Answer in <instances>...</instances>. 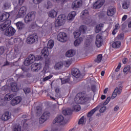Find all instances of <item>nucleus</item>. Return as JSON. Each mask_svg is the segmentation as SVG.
I'll return each instance as SVG.
<instances>
[{
    "mask_svg": "<svg viewBox=\"0 0 131 131\" xmlns=\"http://www.w3.org/2000/svg\"><path fill=\"white\" fill-rule=\"evenodd\" d=\"M11 20H5V21L0 25V30L1 31H5V35L6 36H13L15 33H16V30L14 29L12 27H10V25H11Z\"/></svg>",
    "mask_w": 131,
    "mask_h": 131,
    "instance_id": "nucleus-1",
    "label": "nucleus"
},
{
    "mask_svg": "<svg viewBox=\"0 0 131 131\" xmlns=\"http://www.w3.org/2000/svg\"><path fill=\"white\" fill-rule=\"evenodd\" d=\"M110 100H111V97H108L106 99V100L105 101L104 103H101L100 104V105H98L97 107L91 110L90 112L88 114V117H92L93 116V115L96 111H98L100 108H101V105H103V106H106L109 102H110Z\"/></svg>",
    "mask_w": 131,
    "mask_h": 131,
    "instance_id": "nucleus-2",
    "label": "nucleus"
},
{
    "mask_svg": "<svg viewBox=\"0 0 131 131\" xmlns=\"http://www.w3.org/2000/svg\"><path fill=\"white\" fill-rule=\"evenodd\" d=\"M50 116H51V113L50 112H45L39 119V123L40 124H42V123H44L45 121H47L50 118Z\"/></svg>",
    "mask_w": 131,
    "mask_h": 131,
    "instance_id": "nucleus-3",
    "label": "nucleus"
},
{
    "mask_svg": "<svg viewBox=\"0 0 131 131\" xmlns=\"http://www.w3.org/2000/svg\"><path fill=\"white\" fill-rule=\"evenodd\" d=\"M38 41V36L36 34H33L29 36L27 38V42L29 45H32L34 42Z\"/></svg>",
    "mask_w": 131,
    "mask_h": 131,
    "instance_id": "nucleus-4",
    "label": "nucleus"
},
{
    "mask_svg": "<svg viewBox=\"0 0 131 131\" xmlns=\"http://www.w3.org/2000/svg\"><path fill=\"white\" fill-rule=\"evenodd\" d=\"M34 62H35V56L33 54H30L25 60L24 64L25 66H29Z\"/></svg>",
    "mask_w": 131,
    "mask_h": 131,
    "instance_id": "nucleus-5",
    "label": "nucleus"
},
{
    "mask_svg": "<svg viewBox=\"0 0 131 131\" xmlns=\"http://www.w3.org/2000/svg\"><path fill=\"white\" fill-rule=\"evenodd\" d=\"M53 124H59V125H63L65 124L64 121V117L62 115L57 116L53 121Z\"/></svg>",
    "mask_w": 131,
    "mask_h": 131,
    "instance_id": "nucleus-6",
    "label": "nucleus"
},
{
    "mask_svg": "<svg viewBox=\"0 0 131 131\" xmlns=\"http://www.w3.org/2000/svg\"><path fill=\"white\" fill-rule=\"evenodd\" d=\"M57 40L61 42H66L68 40V36L67 34L64 32H60L57 35Z\"/></svg>",
    "mask_w": 131,
    "mask_h": 131,
    "instance_id": "nucleus-7",
    "label": "nucleus"
},
{
    "mask_svg": "<svg viewBox=\"0 0 131 131\" xmlns=\"http://www.w3.org/2000/svg\"><path fill=\"white\" fill-rule=\"evenodd\" d=\"M82 6V1L81 0H75L72 4V9L73 10H78Z\"/></svg>",
    "mask_w": 131,
    "mask_h": 131,
    "instance_id": "nucleus-8",
    "label": "nucleus"
},
{
    "mask_svg": "<svg viewBox=\"0 0 131 131\" xmlns=\"http://www.w3.org/2000/svg\"><path fill=\"white\" fill-rule=\"evenodd\" d=\"M81 94H85V92H80L76 96L77 100H78V103L80 104H82L86 102V98L84 96H81Z\"/></svg>",
    "mask_w": 131,
    "mask_h": 131,
    "instance_id": "nucleus-9",
    "label": "nucleus"
},
{
    "mask_svg": "<svg viewBox=\"0 0 131 131\" xmlns=\"http://www.w3.org/2000/svg\"><path fill=\"white\" fill-rule=\"evenodd\" d=\"M122 85H120L119 88H116L112 96V98L115 99L117 96V95H120L121 92H122Z\"/></svg>",
    "mask_w": 131,
    "mask_h": 131,
    "instance_id": "nucleus-10",
    "label": "nucleus"
},
{
    "mask_svg": "<svg viewBox=\"0 0 131 131\" xmlns=\"http://www.w3.org/2000/svg\"><path fill=\"white\" fill-rule=\"evenodd\" d=\"M103 36L102 34H98L96 36L95 45L97 48H100L102 46V41Z\"/></svg>",
    "mask_w": 131,
    "mask_h": 131,
    "instance_id": "nucleus-11",
    "label": "nucleus"
},
{
    "mask_svg": "<svg viewBox=\"0 0 131 131\" xmlns=\"http://www.w3.org/2000/svg\"><path fill=\"white\" fill-rule=\"evenodd\" d=\"M33 18H34V13L30 12L25 16V21L26 23H30Z\"/></svg>",
    "mask_w": 131,
    "mask_h": 131,
    "instance_id": "nucleus-12",
    "label": "nucleus"
},
{
    "mask_svg": "<svg viewBox=\"0 0 131 131\" xmlns=\"http://www.w3.org/2000/svg\"><path fill=\"white\" fill-rule=\"evenodd\" d=\"M72 75L75 77L76 78H79L80 76H81V74H80V72L79 70L76 68H73L72 69L71 71Z\"/></svg>",
    "mask_w": 131,
    "mask_h": 131,
    "instance_id": "nucleus-13",
    "label": "nucleus"
},
{
    "mask_svg": "<svg viewBox=\"0 0 131 131\" xmlns=\"http://www.w3.org/2000/svg\"><path fill=\"white\" fill-rule=\"evenodd\" d=\"M105 0H98L93 5V9H100L104 5Z\"/></svg>",
    "mask_w": 131,
    "mask_h": 131,
    "instance_id": "nucleus-14",
    "label": "nucleus"
},
{
    "mask_svg": "<svg viewBox=\"0 0 131 131\" xmlns=\"http://www.w3.org/2000/svg\"><path fill=\"white\" fill-rule=\"evenodd\" d=\"M26 11L27 10L26 7H21L18 11V13L17 14L18 17H19V18L24 17V15L26 14Z\"/></svg>",
    "mask_w": 131,
    "mask_h": 131,
    "instance_id": "nucleus-15",
    "label": "nucleus"
},
{
    "mask_svg": "<svg viewBox=\"0 0 131 131\" xmlns=\"http://www.w3.org/2000/svg\"><path fill=\"white\" fill-rule=\"evenodd\" d=\"M31 70L33 72H37L40 70V64L35 63L31 66Z\"/></svg>",
    "mask_w": 131,
    "mask_h": 131,
    "instance_id": "nucleus-16",
    "label": "nucleus"
},
{
    "mask_svg": "<svg viewBox=\"0 0 131 131\" xmlns=\"http://www.w3.org/2000/svg\"><path fill=\"white\" fill-rule=\"evenodd\" d=\"M21 101H22L21 97H16L11 100V104L12 106H16V105L20 103Z\"/></svg>",
    "mask_w": 131,
    "mask_h": 131,
    "instance_id": "nucleus-17",
    "label": "nucleus"
},
{
    "mask_svg": "<svg viewBox=\"0 0 131 131\" xmlns=\"http://www.w3.org/2000/svg\"><path fill=\"white\" fill-rule=\"evenodd\" d=\"M116 12V9L113 7H110L108 8L107 11V16H110L111 17H112L113 15L115 14V12Z\"/></svg>",
    "mask_w": 131,
    "mask_h": 131,
    "instance_id": "nucleus-18",
    "label": "nucleus"
},
{
    "mask_svg": "<svg viewBox=\"0 0 131 131\" xmlns=\"http://www.w3.org/2000/svg\"><path fill=\"white\" fill-rule=\"evenodd\" d=\"M1 118L3 121H7L11 118V114L9 113V112H6L2 116Z\"/></svg>",
    "mask_w": 131,
    "mask_h": 131,
    "instance_id": "nucleus-19",
    "label": "nucleus"
},
{
    "mask_svg": "<svg viewBox=\"0 0 131 131\" xmlns=\"http://www.w3.org/2000/svg\"><path fill=\"white\" fill-rule=\"evenodd\" d=\"M9 17L10 14H9V13L5 12L0 16V21L1 22H4V21H6V20L9 19Z\"/></svg>",
    "mask_w": 131,
    "mask_h": 131,
    "instance_id": "nucleus-20",
    "label": "nucleus"
},
{
    "mask_svg": "<svg viewBox=\"0 0 131 131\" xmlns=\"http://www.w3.org/2000/svg\"><path fill=\"white\" fill-rule=\"evenodd\" d=\"M76 15V12L75 11H72L71 13H70L67 17V20L69 21H72L73 19H74V17H75Z\"/></svg>",
    "mask_w": 131,
    "mask_h": 131,
    "instance_id": "nucleus-21",
    "label": "nucleus"
},
{
    "mask_svg": "<svg viewBox=\"0 0 131 131\" xmlns=\"http://www.w3.org/2000/svg\"><path fill=\"white\" fill-rule=\"evenodd\" d=\"M75 55V51L73 50H70L66 52V56L68 58H71Z\"/></svg>",
    "mask_w": 131,
    "mask_h": 131,
    "instance_id": "nucleus-22",
    "label": "nucleus"
},
{
    "mask_svg": "<svg viewBox=\"0 0 131 131\" xmlns=\"http://www.w3.org/2000/svg\"><path fill=\"white\" fill-rule=\"evenodd\" d=\"M48 15L49 17L55 18V17H57V12L55 10H52L48 13Z\"/></svg>",
    "mask_w": 131,
    "mask_h": 131,
    "instance_id": "nucleus-23",
    "label": "nucleus"
},
{
    "mask_svg": "<svg viewBox=\"0 0 131 131\" xmlns=\"http://www.w3.org/2000/svg\"><path fill=\"white\" fill-rule=\"evenodd\" d=\"M14 98V95L12 94H7L5 95L4 97V100L5 101H11L12 99Z\"/></svg>",
    "mask_w": 131,
    "mask_h": 131,
    "instance_id": "nucleus-24",
    "label": "nucleus"
},
{
    "mask_svg": "<svg viewBox=\"0 0 131 131\" xmlns=\"http://www.w3.org/2000/svg\"><path fill=\"white\" fill-rule=\"evenodd\" d=\"M63 115H70L72 113V110L71 108H67L62 111Z\"/></svg>",
    "mask_w": 131,
    "mask_h": 131,
    "instance_id": "nucleus-25",
    "label": "nucleus"
},
{
    "mask_svg": "<svg viewBox=\"0 0 131 131\" xmlns=\"http://www.w3.org/2000/svg\"><path fill=\"white\" fill-rule=\"evenodd\" d=\"M22 70L24 71V72L22 74H16L17 77L18 78H24L25 77V71L23 69H18L17 70V71H22Z\"/></svg>",
    "mask_w": 131,
    "mask_h": 131,
    "instance_id": "nucleus-26",
    "label": "nucleus"
},
{
    "mask_svg": "<svg viewBox=\"0 0 131 131\" xmlns=\"http://www.w3.org/2000/svg\"><path fill=\"white\" fill-rule=\"evenodd\" d=\"M83 41V38L82 37H80L78 39L75 40L74 42V45L75 47H78V46L81 43V41Z\"/></svg>",
    "mask_w": 131,
    "mask_h": 131,
    "instance_id": "nucleus-27",
    "label": "nucleus"
},
{
    "mask_svg": "<svg viewBox=\"0 0 131 131\" xmlns=\"http://www.w3.org/2000/svg\"><path fill=\"white\" fill-rule=\"evenodd\" d=\"M11 90L12 92H17L18 91V86H17V83L13 82L11 83Z\"/></svg>",
    "mask_w": 131,
    "mask_h": 131,
    "instance_id": "nucleus-28",
    "label": "nucleus"
},
{
    "mask_svg": "<svg viewBox=\"0 0 131 131\" xmlns=\"http://www.w3.org/2000/svg\"><path fill=\"white\" fill-rule=\"evenodd\" d=\"M112 47L115 49H118V48H120V46H121V42L119 41H115L113 42L112 45Z\"/></svg>",
    "mask_w": 131,
    "mask_h": 131,
    "instance_id": "nucleus-29",
    "label": "nucleus"
},
{
    "mask_svg": "<svg viewBox=\"0 0 131 131\" xmlns=\"http://www.w3.org/2000/svg\"><path fill=\"white\" fill-rule=\"evenodd\" d=\"M62 67H63V63L60 62L55 64L54 66V69H55V70H60V69H62Z\"/></svg>",
    "mask_w": 131,
    "mask_h": 131,
    "instance_id": "nucleus-30",
    "label": "nucleus"
},
{
    "mask_svg": "<svg viewBox=\"0 0 131 131\" xmlns=\"http://www.w3.org/2000/svg\"><path fill=\"white\" fill-rule=\"evenodd\" d=\"M16 27L18 30H22L24 28V24L21 21H18L16 24Z\"/></svg>",
    "mask_w": 131,
    "mask_h": 131,
    "instance_id": "nucleus-31",
    "label": "nucleus"
},
{
    "mask_svg": "<svg viewBox=\"0 0 131 131\" xmlns=\"http://www.w3.org/2000/svg\"><path fill=\"white\" fill-rule=\"evenodd\" d=\"M86 30H88V27L85 25H82L79 27V31L82 34L84 33Z\"/></svg>",
    "mask_w": 131,
    "mask_h": 131,
    "instance_id": "nucleus-32",
    "label": "nucleus"
},
{
    "mask_svg": "<svg viewBox=\"0 0 131 131\" xmlns=\"http://www.w3.org/2000/svg\"><path fill=\"white\" fill-rule=\"evenodd\" d=\"M103 26H104V25L102 24L98 25L96 26L95 32L96 33H99V32H100V31L102 30V28H103Z\"/></svg>",
    "mask_w": 131,
    "mask_h": 131,
    "instance_id": "nucleus-33",
    "label": "nucleus"
},
{
    "mask_svg": "<svg viewBox=\"0 0 131 131\" xmlns=\"http://www.w3.org/2000/svg\"><path fill=\"white\" fill-rule=\"evenodd\" d=\"M128 7H129V2H128V1H124L122 4L123 9L126 10L127 9H128Z\"/></svg>",
    "mask_w": 131,
    "mask_h": 131,
    "instance_id": "nucleus-34",
    "label": "nucleus"
},
{
    "mask_svg": "<svg viewBox=\"0 0 131 131\" xmlns=\"http://www.w3.org/2000/svg\"><path fill=\"white\" fill-rule=\"evenodd\" d=\"M41 54L43 55V57L49 55V50H48L47 47H44V48L41 51Z\"/></svg>",
    "mask_w": 131,
    "mask_h": 131,
    "instance_id": "nucleus-35",
    "label": "nucleus"
},
{
    "mask_svg": "<svg viewBox=\"0 0 131 131\" xmlns=\"http://www.w3.org/2000/svg\"><path fill=\"white\" fill-rule=\"evenodd\" d=\"M57 19H58L59 21H61L63 23H65V20H66V16L64 14H61L57 17Z\"/></svg>",
    "mask_w": 131,
    "mask_h": 131,
    "instance_id": "nucleus-36",
    "label": "nucleus"
},
{
    "mask_svg": "<svg viewBox=\"0 0 131 131\" xmlns=\"http://www.w3.org/2000/svg\"><path fill=\"white\" fill-rule=\"evenodd\" d=\"M53 47H54V40H50L48 43V48L51 50V49H53Z\"/></svg>",
    "mask_w": 131,
    "mask_h": 131,
    "instance_id": "nucleus-37",
    "label": "nucleus"
},
{
    "mask_svg": "<svg viewBox=\"0 0 131 131\" xmlns=\"http://www.w3.org/2000/svg\"><path fill=\"white\" fill-rule=\"evenodd\" d=\"M60 80H61V84H65V83H69L70 81V78H61Z\"/></svg>",
    "mask_w": 131,
    "mask_h": 131,
    "instance_id": "nucleus-38",
    "label": "nucleus"
},
{
    "mask_svg": "<svg viewBox=\"0 0 131 131\" xmlns=\"http://www.w3.org/2000/svg\"><path fill=\"white\" fill-rule=\"evenodd\" d=\"M7 57L10 59V60H13V59H15V58H17V54H8L7 55Z\"/></svg>",
    "mask_w": 131,
    "mask_h": 131,
    "instance_id": "nucleus-39",
    "label": "nucleus"
},
{
    "mask_svg": "<svg viewBox=\"0 0 131 131\" xmlns=\"http://www.w3.org/2000/svg\"><path fill=\"white\" fill-rule=\"evenodd\" d=\"M41 107L39 106H37L36 108L35 112L37 115H40L41 114Z\"/></svg>",
    "mask_w": 131,
    "mask_h": 131,
    "instance_id": "nucleus-40",
    "label": "nucleus"
},
{
    "mask_svg": "<svg viewBox=\"0 0 131 131\" xmlns=\"http://www.w3.org/2000/svg\"><path fill=\"white\" fill-rule=\"evenodd\" d=\"M102 58H103L102 54H99L97 58L95 60V62L96 63H100L102 61Z\"/></svg>",
    "mask_w": 131,
    "mask_h": 131,
    "instance_id": "nucleus-41",
    "label": "nucleus"
},
{
    "mask_svg": "<svg viewBox=\"0 0 131 131\" xmlns=\"http://www.w3.org/2000/svg\"><path fill=\"white\" fill-rule=\"evenodd\" d=\"M63 24H64V23H63V21L59 20L58 18L57 19L55 22V25L56 26H62Z\"/></svg>",
    "mask_w": 131,
    "mask_h": 131,
    "instance_id": "nucleus-42",
    "label": "nucleus"
},
{
    "mask_svg": "<svg viewBox=\"0 0 131 131\" xmlns=\"http://www.w3.org/2000/svg\"><path fill=\"white\" fill-rule=\"evenodd\" d=\"M82 34L79 31L75 32L74 34V37L75 38H78V37H79L80 36V34Z\"/></svg>",
    "mask_w": 131,
    "mask_h": 131,
    "instance_id": "nucleus-43",
    "label": "nucleus"
},
{
    "mask_svg": "<svg viewBox=\"0 0 131 131\" xmlns=\"http://www.w3.org/2000/svg\"><path fill=\"white\" fill-rule=\"evenodd\" d=\"M130 69V66L128 65L124 68L123 72H124V73H126L127 72H129Z\"/></svg>",
    "mask_w": 131,
    "mask_h": 131,
    "instance_id": "nucleus-44",
    "label": "nucleus"
},
{
    "mask_svg": "<svg viewBox=\"0 0 131 131\" xmlns=\"http://www.w3.org/2000/svg\"><path fill=\"white\" fill-rule=\"evenodd\" d=\"M82 16L83 17V16H89V10L85 9L84 10L82 13Z\"/></svg>",
    "mask_w": 131,
    "mask_h": 131,
    "instance_id": "nucleus-45",
    "label": "nucleus"
},
{
    "mask_svg": "<svg viewBox=\"0 0 131 131\" xmlns=\"http://www.w3.org/2000/svg\"><path fill=\"white\" fill-rule=\"evenodd\" d=\"M80 109H81V107H80V105H79L78 104L75 105L74 106V111L78 112L80 110Z\"/></svg>",
    "mask_w": 131,
    "mask_h": 131,
    "instance_id": "nucleus-46",
    "label": "nucleus"
},
{
    "mask_svg": "<svg viewBox=\"0 0 131 131\" xmlns=\"http://www.w3.org/2000/svg\"><path fill=\"white\" fill-rule=\"evenodd\" d=\"M13 131H21V126L17 125L14 127Z\"/></svg>",
    "mask_w": 131,
    "mask_h": 131,
    "instance_id": "nucleus-47",
    "label": "nucleus"
},
{
    "mask_svg": "<svg viewBox=\"0 0 131 131\" xmlns=\"http://www.w3.org/2000/svg\"><path fill=\"white\" fill-rule=\"evenodd\" d=\"M53 5H52V3L50 1H48L47 4L46 5V9H50V8H52Z\"/></svg>",
    "mask_w": 131,
    "mask_h": 131,
    "instance_id": "nucleus-48",
    "label": "nucleus"
},
{
    "mask_svg": "<svg viewBox=\"0 0 131 131\" xmlns=\"http://www.w3.org/2000/svg\"><path fill=\"white\" fill-rule=\"evenodd\" d=\"M23 91L26 95H28L31 92L30 89L28 88L23 89Z\"/></svg>",
    "mask_w": 131,
    "mask_h": 131,
    "instance_id": "nucleus-49",
    "label": "nucleus"
},
{
    "mask_svg": "<svg viewBox=\"0 0 131 131\" xmlns=\"http://www.w3.org/2000/svg\"><path fill=\"white\" fill-rule=\"evenodd\" d=\"M4 7L6 10H7V9H9L11 7V3H5L4 5Z\"/></svg>",
    "mask_w": 131,
    "mask_h": 131,
    "instance_id": "nucleus-50",
    "label": "nucleus"
},
{
    "mask_svg": "<svg viewBox=\"0 0 131 131\" xmlns=\"http://www.w3.org/2000/svg\"><path fill=\"white\" fill-rule=\"evenodd\" d=\"M84 123V116H82L78 121V124H83Z\"/></svg>",
    "mask_w": 131,
    "mask_h": 131,
    "instance_id": "nucleus-51",
    "label": "nucleus"
},
{
    "mask_svg": "<svg viewBox=\"0 0 131 131\" xmlns=\"http://www.w3.org/2000/svg\"><path fill=\"white\" fill-rule=\"evenodd\" d=\"M12 65L13 63L9 62V61H6V62H4V64L3 66V67H5V66H9L10 67H12Z\"/></svg>",
    "mask_w": 131,
    "mask_h": 131,
    "instance_id": "nucleus-52",
    "label": "nucleus"
},
{
    "mask_svg": "<svg viewBox=\"0 0 131 131\" xmlns=\"http://www.w3.org/2000/svg\"><path fill=\"white\" fill-rule=\"evenodd\" d=\"M52 77H53V76L52 75H49V76L45 77L42 79V81H47V80H49V79H51Z\"/></svg>",
    "mask_w": 131,
    "mask_h": 131,
    "instance_id": "nucleus-53",
    "label": "nucleus"
},
{
    "mask_svg": "<svg viewBox=\"0 0 131 131\" xmlns=\"http://www.w3.org/2000/svg\"><path fill=\"white\" fill-rule=\"evenodd\" d=\"M91 46V41L90 40H86L85 43H84V46L86 48H89Z\"/></svg>",
    "mask_w": 131,
    "mask_h": 131,
    "instance_id": "nucleus-54",
    "label": "nucleus"
},
{
    "mask_svg": "<svg viewBox=\"0 0 131 131\" xmlns=\"http://www.w3.org/2000/svg\"><path fill=\"white\" fill-rule=\"evenodd\" d=\"M85 24H90L91 22H92V18H91L90 17H88V18H86L85 19Z\"/></svg>",
    "mask_w": 131,
    "mask_h": 131,
    "instance_id": "nucleus-55",
    "label": "nucleus"
},
{
    "mask_svg": "<svg viewBox=\"0 0 131 131\" xmlns=\"http://www.w3.org/2000/svg\"><path fill=\"white\" fill-rule=\"evenodd\" d=\"M6 103V100L5 99L1 98H0V106H4Z\"/></svg>",
    "mask_w": 131,
    "mask_h": 131,
    "instance_id": "nucleus-56",
    "label": "nucleus"
},
{
    "mask_svg": "<svg viewBox=\"0 0 131 131\" xmlns=\"http://www.w3.org/2000/svg\"><path fill=\"white\" fill-rule=\"evenodd\" d=\"M106 106H102V107L100 108L99 110V112H100V113H104V112L106 111Z\"/></svg>",
    "mask_w": 131,
    "mask_h": 131,
    "instance_id": "nucleus-57",
    "label": "nucleus"
},
{
    "mask_svg": "<svg viewBox=\"0 0 131 131\" xmlns=\"http://www.w3.org/2000/svg\"><path fill=\"white\" fill-rule=\"evenodd\" d=\"M5 53V48L4 47H0V56Z\"/></svg>",
    "mask_w": 131,
    "mask_h": 131,
    "instance_id": "nucleus-58",
    "label": "nucleus"
},
{
    "mask_svg": "<svg viewBox=\"0 0 131 131\" xmlns=\"http://www.w3.org/2000/svg\"><path fill=\"white\" fill-rule=\"evenodd\" d=\"M124 36V35L123 34H120L119 35H118L117 37L118 39H120V40H122V39H123Z\"/></svg>",
    "mask_w": 131,
    "mask_h": 131,
    "instance_id": "nucleus-59",
    "label": "nucleus"
},
{
    "mask_svg": "<svg viewBox=\"0 0 131 131\" xmlns=\"http://www.w3.org/2000/svg\"><path fill=\"white\" fill-rule=\"evenodd\" d=\"M43 0H33V2L34 4H35V5H37L38 4H40L41 2H42Z\"/></svg>",
    "mask_w": 131,
    "mask_h": 131,
    "instance_id": "nucleus-60",
    "label": "nucleus"
},
{
    "mask_svg": "<svg viewBox=\"0 0 131 131\" xmlns=\"http://www.w3.org/2000/svg\"><path fill=\"white\" fill-rule=\"evenodd\" d=\"M50 62H51V61L50 60V59L49 58H46L45 60L46 66H49V65H50Z\"/></svg>",
    "mask_w": 131,
    "mask_h": 131,
    "instance_id": "nucleus-61",
    "label": "nucleus"
},
{
    "mask_svg": "<svg viewBox=\"0 0 131 131\" xmlns=\"http://www.w3.org/2000/svg\"><path fill=\"white\" fill-rule=\"evenodd\" d=\"M121 68V63H119L118 65L117 68L116 69L115 71L116 72H118L119 71V69Z\"/></svg>",
    "mask_w": 131,
    "mask_h": 131,
    "instance_id": "nucleus-62",
    "label": "nucleus"
},
{
    "mask_svg": "<svg viewBox=\"0 0 131 131\" xmlns=\"http://www.w3.org/2000/svg\"><path fill=\"white\" fill-rule=\"evenodd\" d=\"M96 85H93L91 86V90H92V91H93V92H94V93H95V92H96Z\"/></svg>",
    "mask_w": 131,
    "mask_h": 131,
    "instance_id": "nucleus-63",
    "label": "nucleus"
},
{
    "mask_svg": "<svg viewBox=\"0 0 131 131\" xmlns=\"http://www.w3.org/2000/svg\"><path fill=\"white\" fill-rule=\"evenodd\" d=\"M40 59H41V56L37 55L36 57H35V61H39Z\"/></svg>",
    "mask_w": 131,
    "mask_h": 131,
    "instance_id": "nucleus-64",
    "label": "nucleus"
}]
</instances>
